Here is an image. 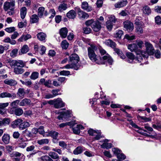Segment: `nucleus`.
Listing matches in <instances>:
<instances>
[{
    "instance_id": "obj_1",
    "label": "nucleus",
    "mask_w": 161,
    "mask_h": 161,
    "mask_svg": "<svg viewBox=\"0 0 161 161\" xmlns=\"http://www.w3.org/2000/svg\"><path fill=\"white\" fill-rule=\"evenodd\" d=\"M98 46L94 44H91L88 48V55L89 58L92 61L97 64L99 61V58L97 54L98 51Z\"/></svg>"
},
{
    "instance_id": "obj_2",
    "label": "nucleus",
    "mask_w": 161,
    "mask_h": 161,
    "mask_svg": "<svg viewBox=\"0 0 161 161\" xmlns=\"http://www.w3.org/2000/svg\"><path fill=\"white\" fill-rule=\"evenodd\" d=\"M143 42L140 40H137L135 43H131L128 44V48L132 52H135L136 54L141 55L142 49L144 47Z\"/></svg>"
},
{
    "instance_id": "obj_3",
    "label": "nucleus",
    "mask_w": 161,
    "mask_h": 161,
    "mask_svg": "<svg viewBox=\"0 0 161 161\" xmlns=\"http://www.w3.org/2000/svg\"><path fill=\"white\" fill-rule=\"evenodd\" d=\"M15 2L14 0H10L5 2L3 5V8L9 15H14L15 13Z\"/></svg>"
},
{
    "instance_id": "obj_4",
    "label": "nucleus",
    "mask_w": 161,
    "mask_h": 161,
    "mask_svg": "<svg viewBox=\"0 0 161 161\" xmlns=\"http://www.w3.org/2000/svg\"><path fill=\"white\" fill-rule=\"evenodd\" d=\"M146 47V52L142 51L141 56L144 59L147 58L149 55H153L154 52V49L152 45L148 42H145V43Z\"/></svg>"
},
{
    "instance_id": "obj_5",
    "label": "nucleus",
    "mask_w": 161,
    "mask_h": 161,
    "mask_svg": "<svg viewBox=\"0 0 161 161\" xmlns=\"http://www.w3.org/2000/svg\"><path fill=\"white\" fill-rule=\"evenodd\" d=\"M136 58L135 57L134 55L131 52L126 53L127 58V61L129 63H138L141 62L143 60L142 57L140 54H136Z\"/></svg>"
},
{
    "instance_id": "obj_6",
    "label": "nucleus",
    "mask_w": 161,
    "mask_h": 161,
    "mask_svg": "<svg viewBox=\"0 0 161 161\" xmlns=\"http://www.w3.org/2000/svg\"><path fill=\"white\" fill-rule=\"evenodd\" d=\"M113 63V60L110 56L108 54L104 55L102 58H99V61L97 62V64H108L109 65H112Z\"/></svg>"
},
{
    "instance_id": "obj_7",
    "label": "nucleus",
    "mask_w": 161,
    "mask_h": 161,
    "mask_svg": "<svg viewBox=\"0 0 161 161\" xmlns=\"http://www.w3.org/2000/svg\"><path fill=\"white\" fill-rule=\"evenodd\" d=\"M88 133L90 136H95L93 138L94 140H98L102 137L101 132L100 130H94L90 128L88 130Z\"/></svg>"
},
{
    "instance_id": "obj_8",
    "label": "nucleus",
    "mask_w": 161,
    "mask_h": 161,
    "mask_svg": "<svg viewBox=\"0 0 161 161\" xmlns=\"http://www.w3.org/2000/svg\"><path fill=\"white\" fill-rule=\"evenodd\" d=\"M56 114H60L58 116L57 118L59 120L63 119V118L65 119H67L71 116V111L67 110L66 112L58 111L56 113Z\"/></svg>"
},
{
    "instance_id": "obj_9",
    "label": "nucleus",
    "mask_w": 161,
    "mask_h": 161,
    "mask_svg": "<svg viewBox=\"0 0 161 161\" xmlns=\"http://www.w3.org/2000/svg\"><path fill=\"white\" fill-rule=\"evenodd\" d=\"M75 9L77 11L80 19H84L87 18L89 17V15L87 13L82 11L80 8L76 7Z\"/></svg>"
},
{
    "instance_id": "obj_10",
    "label": "nucleus",
    "mask_w": 161,
    "mask_h": 161,
    "mask_svg": "<svg viewBox=\"0 0 161 161\" xmlns=\"http://www.w3.org/2000/svg\"><path fill=\"white\" fill-rule=\"evenodd\" d=\"M66 80L65 77H59L57 80H53V85L55 86H58L64 82Z\"/></svg>"
},
{
    "instance_id": "obj_11",
    "label": "nucleus",
    "mask_w": 161,
    "mask_h": 161,
    "mask_svg": "<svg viewBox=\"0 0 161 161\" xmlns=\"http://www.w3.org/2000/svg\"><path fill=\"white\" fill-rule=\"evenodd\" d=\"M65 106V103L60 98L55 99L54 107L56 108H60Z\"/></svg>"
},
{
    "instance_id": "obj_12",
    "label": "nucleus",
    "mask_w": 161,
    "mask_h": 161,
    "mask_svg": "<svg viewBox=\"0 0 161 161\" xmlns=\"http://www.w3.org/2000/svg\"><path fill=\"white\" fill-rule=\"evenodd\" d=\"M124 27L128 32L132 31L134 28L133 24L130 21H126L124 23Z\"/></svg>"
},
{
    "instance_id": "obj_13",
    "label": "nucleus",
    "mask_w": 161,
    "mask_h": 161,
    "mask_svg": "<svg viewBox=\"0 0 161 161\" xmlns=\"http://www.w3.org/2000/svg\"><path fill=\"white\" fill-rule=\"evenodd\" d=\"M13 156L15 157V158H13V161H19L21 159L25 158V156L23 154L17 152H14L13 153Z\"/></svg>"
},
{
    "instance_id": "obj_14",
    "label": "nucleus",
    "mask_w": 161,
    "mask_h": 161,
    "mask_svg": "<svg viewBox=\"0 0 161 161\" xmlns=\"http://www.w3.org/2000/svg\"><path fill=\"white\" fill-rule=\"evenodd\" d=\"M79 61V58L76 54H73L69 57V61L73 63L76 65H79L78 64V63Z\"/></svg>"
},
{
    "instance_id": "obj_15",
    "label": "nucleus",
    "mask_w": 161,
    "mask_h": 161,
    "mask_svg": "<svg viewBox=\"0 0 161 161\" xmlns=\"http://www.w3.org/2000/svg\"><path fill=\"white\" fill-rule=\"evenodd\" d=\"M16 97L15 93H10L9 92H5L1 93L0 94V97L1 98L8 97L12 98H14Z\"/></svg>"
},
{
    "instance_id": "obj_16",
    "label": "nucleus",
    "mask_w": 161,
    "mask_h": 161,
    "mask_svg": "<svg viewBox=\"0 0 161 161\" xmlns=\"http://www.w3.org/2000/svg\"><path fill=\"white\" fill-rule=\"evenodd\" d=\"M128 120L129 121V120ZM129 121H130V124L132 126L135 128L138 129H139L138 130V132L139 133L144 136H147V134L144 133V132L146 131V130L142 129H140V128L136 124L134 123L132 121L130 120H129Z\"/></svg>"
},
{
    "instance_id": "obj_17",
    "label": "nucleus",
    "mask_w": 161,
    "mask_h": 161,
    "mask_svg": "<svg viewBox=\"0 0 161 161\" xmlns=\"http://www.w3.org/2000/svg\"><path fill=\"white\" fill-rule=\"evenodd\" d=\"M101 27V23L98 20L95 21L92 26L93 30L96 32L99 31L100 30Z\"/></svg>"
},
{
    "instance_id": "obj_18",
    "label": "nucleus",
    "mask_w": 161,
    "mask_h": 161,
    "mask_svg": "<svg viewBox=\"0 0 161 161\" xmlns=\"http://www.w3.org/2000/svg\"><path fill=\"white\" fill-rule=\"evenodd\" d=\"M47 14V11L45 10V9L43 7H40L38 9V15L40 18L42 17L43 15L46 16Z\"/></svg>"
},
{
    "instance_id": "obj_19",
    "label": "nucleus",
    "mask_w": 161,
    "mask_h": 161,
    "mask_svg": "<svg viewBox=\"0 0 161 161\" xmlns=\"http://www.w3.org/2000/svg\"><path fill=\"white\" fill-rule=\"evenodd\" d=\"M79 66V65H76L73 63L69 61V64L64 66L63 68H65L67 69L74 68L75 70H77Z\"/></svg>"
},
{
    "instance_id": "obj_20",
    "label": "nucleus",
    "mask_w": 161,
    "mask_h": 161,
    "mask_svg": "<svg viewBox=\"0 0 161 161\" xmlns=\"http://www.w3.org/2000/svg\"><path fill=\"white\" fill-rule=\"evenodd\" d=\"M9 103H0V114H3L5 113V108L9 105Z\"/></svg>"
},
{
    "instance_id": "obj_21",
    "label": "nucleus",
    "mask_w": 161,
    "mask_h": 161,
    "mask_svg": "<svg viewBox=\"0 0 161 161\" xmlns=\"http://www.w3.org/2000/svg\"><path fill=\"white\" fill-rule=\"evenodd\" d=\"M127 3L126 0H122L115 3L114 6L116 8H120L125 6Z\"/></svg>"
},
{
    "instance_id": "obj_22",
    "label": "nucleus",
    "mask_w": 161,
    "mask_h": 161,
    "mask_svg": "<svg viewBox=\"0 0 161 161\" xmlns=\"http://www.w3.org/2000/svg\"><path fill=\"white\" fill-rule=\"evenodd\" d=\"M108 139H105L103 141V144L101 145V148H105L107 149H108L111 148L112 147V144L110 143H108Z\"/></svg>"
},
{
    "instance_id": "obj_23",
    "label": "nucleus",
    "mask_w": 161,
    "mask_h": 161,
    "mask_svg": "<svg viewBox=\"0 0 161 161\" xmlns=\"http://www.w3.org/2000/svg\"><path fill=\"white\" fill-rule=\"evenodd\" d=\"M84 129V127L82 125H77L76 127L72 128V130L75 134H79L80 133V130H83Z\"/></svg>"
},
{
    "instance_id": "obj_24",
    "label": "nucleus",
    "mask_w": 161,
    "mask_h": 161,
    "mask_svg": "<svg viewBox=\"0 0 161 161\" xmlns=\"http://www.w3.org/2000/svg\"><path fill=\"white\" fill-rule=\"evenodd\" d=\"M48 155L53 159H56V161H60L59 156L55 152L53 151L50 152L48 153Z\"/></svg>"
},
{
    "instance_id": "obj_25",
    "label": "nucleus",
    "mask_w": 161,
    "mask_h": 161,
    "mask_svg": "<svg viewBox=\"0 0 161 161\" xmlns=\"http://www.w3.org/2000/svg\"><path fill=\"white\" fill-rule=\"evenodd\" d=\"M68 32V29L66 27L62 28L59 31L60 36L63 38L66 37L67 35Z\"/></svg>"
},
{
    "instance_id": "obj_26",
    "label": "nucleus",
    "mask_w": 161,
    "mask_h": 161,
    "mask_svg": "<svg viewBox=\"0 0 161 161\" xmlns=\"http://www.w3.org/2000/svg\"><path fill=\"white\" fill-rule=\"evenodd\" d=\"M23 122V120L20 119H17L13 121L11 124V126L13 128L17 127L19 128V125Z\"/></svg>"
},
{
    "instance_id": "obj_27",
    "label": "nucleus",
    "mask_w": 161,
    "mask_h": 161,
    "mask_svg": "<svg viewBox=\"0 0 161 161\" xmlns=\"http://www.w3.org/2000/svg\"><path fill=\"white\" fill-rule=\"evenodd\" d=\"M76 123L73 121H71L69 122H66L65 123H62L60 124H57L58 127L60 128H63L67 125H69L70 126H73Z\"/></svg>"
},
{
    "instance_id": "obj_28",
    "label": "nucleus",
    "mask_w": 161,
    "mask_h": 161,
    "mask_svg": "<svg viewBox=\"0 0 161 161\" xmlns=\"http://www.w3.org/2000/svg\"><path fill=\"white\" fill-rule=\"evenodd\" d=\"M30 124L29 122L26 121L22 122L21 123L19 126V129L20 130H23L29 127Z\"/></svg>"
},
{
    "instance_id": "obj_29",
    "label": "nucleus",
    "mask_w": 161,
    "mask_h": 161,
    "mask_svg": "<svg viewBox=\"0 0 161 161\" xmlns=\"http://www.w3.org/2000/svg\"><path fill=\"white\" fill-rule=\"evenodd\" d=\"M82 8L87 12H89L92 10V8L89 6L88 3L86 2H84L82 3L81 5Z\"/></svg>"
},
{
    "instance_id": "obj_30",
    "label": "nucleus",
    "mask_w": 161,
    "mask_h": 161,
    "mask_svg": "<svg viewBox=\"0 0 161 161\" xmlns=\"http://www.w3.org/2000/svg\"><path fill=\"white\" fill-rule=\"evenodd\" d=\"M29 50V48L26 45H24L21 47L20 51L19 52V54L21 55L27 53Z\"/></svg>"
},
{
    "instance_id": "obj_31",
    "label": "nucleus",
    "mask_w": 161,
    "mask_h": 161,
    "mask_svg": "<svg viewBox=\"0 0 161 161\" xmlns=\"http://www.w3.org/2000/svg\"><path fill=\"white\" fill-rule=\"evenodd\" d=\"M58 132L54 131H51L49 132L48 135H47V136H51L53 138V142H55L54 140H57V138L58 137Z\"/></svg>"
},
{
    "instance_id": "obj_32",
    "label": "nucleus",
    "mask_w": 161,
    "mask_h": 161,
    "mask_svg": "<svg viewBox=\"0 0 161 161\" xmlns=\"http://www.w3.org/2000/svg\"><path fill=\"white\" fill-rule=\"evenodd\" d=\"M76 13L74 10H71L66 14V16L69 19H74L76 16Z\"/></svg>"
},
{
    "instance_id": "obj_33",
    "label": "nucleus",
    "mask_w": 161,
    "mask_h": 161,
    "mask_svg": "<svg viewBox=\"0 0 161 161\" xmlns=\"http://www.w3.org/2000/svg\"><path fill=\"white\" fill-rule=\"evenodd\" d=\"M31 103V101L30 99L25 98L20 102L19 105L21 106H25L29 105Z\"/></svg>"
},
{
    "instance_id": "obj_34",
    "label": "nucleus",
    "mask_w": 161,
    "mask_h": 161,
    "mask_svg": "<svg viewBox=\"0 0 161 161\" xmlns=\"http://www.w3.org/2000/svg\"><path fill=\"white\" fill-rule=\"evenodd\" d=\"M104 43L113 48H114L116 47L115 43L110 39L106 40Z\"/></svg>"
},
{
    "instance_id": "obj_35",
    "label": "nucleus",
    "mask_w": 161,
    "mask_h": 161,
    "mask_svg": "<svg viewBox=\"0 0 161 161\" xmlns=\"http://www.w3.org/2000/svg\"><path fill=\"white\" fill-rule=\"evenodd\" d=\"M10 136L8 134H4L2 137V140L5 144H8L10 141Z\"/></svg>"
},
{
    "instance_id": "obj_36",
    "label": "nucleus",
    "mask_w": 161,
    "mask_h": 161,
    "mask_svg": "<svg viewBox=\"0 0 161 161\" xmlns=\"http://www.w3.org/2000/svg\"><path fill=\"white\" fill-rule=\"evenodd\" d=\"M4 82L5 84L10 86H14L17 84V82L15 80L12 79H6L4 80Z\"/></svg>"
},
{
    "instance_id": "obj_37",
    "label": "nucleus",
    "mask_w": 161,
    "mask_h": 161,
    "mask_svg": "<svg viewBox=\"0 0 161 161\" xmlns=\"http://www.w3.org/2000/svg\"><path fill=\"white\" fill-rule=\"evenodd\" d=\"M67 5L64 3L60 4L58 7V10L60 12H62L65 10L67 8Z\"/></svg>"
},
{
    "instance_id": "obj_38",
    "label": "nucleus",
    "mask_w": 161,
    "mask_h": 161,
    "mask_svg": "<svg viewBox=\"0 0 161 161\" xmlns=\"http://www.w3.org/2000/svg\"><path fill=\"white\" fill-rule=\"evenodd\" d=\"M143 13L146 15H149L151 13V10L150 8L147 6H144L142 9Z\"/></svg>"
},
{
    "instance_id": "obj_39",
    "label": "nucleus",
    "mask_w": 161,
    "mask_h": 161,
    "mask_svg": "<svg viewBox=\"0 0 161 161\" xmlns=\"http://www.w3.org/2000/svg\"><path fill=\"white\" fill-rule=\"evenodd\" d=\"M39 20L38 16L37 15L34 14L32 15L30 17V22L31 23L37 22Z\"/></svg>"
},
{
    "instance_id": "obj_40",
    "label": "nucleus",
    "mask_w": 161,
    "mask_h": 161,
    "mask_svg": "<svg viewBox=\"0 0 161 161\" xmlns=\"http://www.w3.org/2000/svg\"><path fill=\"white\" fill-rule=\"evenodd\" d=\"M25 71L24 69L22 68L15 67L14 69V72L15 74L19 75L22 74Z\"/></svg>"
},
{
    "instance_id": "obj_41",
    "label": "nucleus",
    "mask_w": 161,
    "mask_h": 161,
    "mask_svg": "<svg viewBox=\"0 0 161 161\" xmlns=\"http://www.w3.org/2000/svg\"><path fill=\"white\" fill-rule=\"evenodd\" d=\"M31 36L30 34H27L26 35H22L21 37L18 39V41L19 42H22L23 40L26 41L28 39L31 38Z\"/></svg>"
},
{
    "instance_id": "obj_42",
    "label": "nucleus",
    "mask_w": 161,
    "mask_h": 161,
    "mask_svg": "<svg viewBox=\"0 0 161 161\" xmlns=\"http://www.w3.org/2000/svg\"><path fill=\"white\" fill-rule=\"evenodd\" d=\"M27 8L25 7H22L20 10L21 18L22 19L25 18L26 14Z\"/></svg>"
},
{
    "instance_id": "obj_43",
    "label": "nucleus",
    "mask_w": 161,
    "mask_h": 161,
    "mask_svg": "<svg viewBox=\"0 0 161 161\" xmlns=\"http://www.w3.org/2000/svg\"><path fill=\"white\" fill-rule=\"evenodd\" d=\"M37 36L39 40L41 41H43L45 39L46 35L43 32H40L37 34Z\"/></svg>"
},
{
    "instance_id": "obj_44",
    "label": "nucleus",
    "mask_w": 161,
    "mask_h": 161,
    "mask_svg": "<svg viewBox=\"0 0 161 161\" xmlns=\"http://www.w3.org/2000/svg\"><path fill=\"white\" fill-rule=\"evenodd\" d=\"M25 63L22 60H16V67L23 68L25 66Z\"/></svg>"
},
{
    "instance_id": "obj_45",
    "label": "nucleus",
    "mask_w": 161,
    "mask_h": 161,
    "mask_svg": "<svg viewBox=\"0 0 161 161\" xmlns=\"http://www.w3.org/2000/svg\"><path fill=\"white\" fill-rule=\"evenodd\" d=\"M49 142V140L47 139L39 140L37 141V143L40 145L48 144Z\"/></svg>"
},
{
    "instance_id": "obj_46",
    "label": "nucleus",
    "mask_w": 161,
    "mask_h": 161,
    "mask_svg": "<svg viewBox=\"0 0 161 161\" xmlns=\"http://www.w3.org/2000/svg\"><path fill=\"white\" fill-rule=\"evenodd\" d=\"M25 94V92L24 89L22 88L19 89L17 95L19 97H23Z\"/></svg>"
},
{
    "instance_id": "obj_47",
    "label": "nucleus",
    "mask_w": 161,
    "mask_h": 161,
    "mask_svg": "<svg viewBox=\"0 0 161 161\" xmlns=\"http://www.w3.org/2000/svg\"><path fill=\"white\" fill-rule=\"evenodd\" d=\"M83 147H78L74 151L73 153L75 155L81 153L83 151Z\"/></svg>"
},
{
    "instance_id": "obj_48",
    "label": "nucleus",
    "mask_w": 161,
    "mask_h": 161,
    "mask_svg": "<svg viewBox=\"0 0 161 161\" xmlns=\"http://www.w3.org/2000/svg\"><path fill=\"white\" fill-rule=\"evenodd\" d=\"M123 34V31L121 30H119L116 31L114 34V36L116 38L120 39Z\"/></svg>"
},
{
    "instance_id": "obj_49",
    "label": "nucleus",
    "mask_w": 161,
    "mask_h": 161,
    "mask_svg": "<svg viewBox=\"0 0 161 161\" xmlns=\"http://www.w3.org/2000/svg\"><path fill=\"white\" fill-rule=\"evenodd\" d=\"M40 158L42 161H53V159L49 155L42 156Z\"/></svg>"
},
{
    "instance_id": "obj_50",
    "label": "nucleus",
    "mask_w": 161,
    "mask_h": 161,
    "mask_svg": "<svg viewBox=\"0 0 161 161\" xmlns=\"http://www.w3.org/2000/svg\"><path fill=\"white\" fill-rule=\"evenodd\" d=\"M39 76V73L37 72H33L30 78L33 80H35L37 79Z\"/></svg>"
},
{
    "instance_id": "obj_51",
    "label": "nucleus",
    "mask_w": 161,
    "mask_h": 161,
    "mask_svg": "<svg viewBox=\"0 0 161 161\" xmlns=\"http://www.w3.org/2000/svg\"><path fill=\"white\" fill-rule=\"evenodd\" d=\"M69 45V43L66 40L62 41L61 43V46L64 49H66L68 47Z\"/></svg>"
},
{
    "instance_id": "obj_52",
    "label": "nucleus",
    "mask_w": 161,
    "mask_h": 161,
    "mask_svg": "<svg viewBox=\"0 0 161 161\" xmlns=\"http://www.w3.org/2000/svg\"><path fill=\"white\" fill-rule=\"evenodd\" d=\"M23 113V110L20 108H16L15 114L17 116L21 115Z\"/></svg>"
},
{
    "instance_id": "obj_53",
    "label": "nucleus",
    "mask_w": 161,
    "mask_h": 161,
    "mask_svg": "<svg viewBox=\"0 0 161 161\" xmlns=\"http://www.w3.org/2000/svg\"><path fill=\"white\" fill-rule=\"evenodd\" d=\"M117 158L119 161H122L126 158V156L122 153H120L117 156Z\"/></svg>"
},
{
    "instance_id": "obj_54",
    "label": "nucleus",
    "mask_w": 161,
    "mask_h": 161,
    "mask_svg": "<svg viewBox=\"0 0 161 161\" xmlns=\"http://www.w3.org/2000/svg\"><path fill=\"white\" fill-rule=\"evenodd\" d=\"M136 31L138 34H142L143 33L142 28L140 25H138L136 27Z\"/></svg>"
},
{
    "instance_id": "obj_55",
    "label": "nucleus",
    "mask_w": 161,
    "mask_h": 161,
    "mask_svg": "<svg viewBox=\"0 0 161 161\" xmlns=\"http://www.w3.org/2000/svg\"><path fill=\"white\" fill-rule=\"evenodd\" d=\"M106 26L108 30H111L113 27V23L110 22V21H107L106 22Z\"/></svg>"
},
{
    "instance_id": "obj_56",
    "label": "nucleus",
    "mask_w": 161,
    "mask_h": 161,
    "mask_svg": "<svg viewBox=\"0 0 161 161\" xmlns=\"http://www.w3.org/2000/svg\"><path fill=\"white\" fill-rule=\"evenodd\" d=\"M135 36L134 35L130 36L128 34H126L125 36V38L128 40L131 41L135 39Z\"/></svg>"
},
{
    "instance_id": "obj_57",
    "label": "nucleus",
    "mask_w": 161,
    "mask_h": 161,
    "mask_svg": "<svg viewBox=\"0 0 161 161\" xmlns=\"http://www.w3.org/2000/svg\"><path fill=\"white\" fill-rule=\"evenodd\" d=\"M18 52V50L16 48L13 49L10 53L11 56L12 57H14L16 56Z\"/></svg>"
},
{
    "instance_id": "obj_58",
    "label": "nucleus",
    "mask_w": 161,
    "mask_h": 161,
    "mask_svg": "<svg viewBox=\"0 0 161 161\" xmlns=\"http://www.w3.org/2000/svg\"><path fill=\"white\" fill-rule=\"evenodd\" d=\"M5 30L9 33H11L15 31V29L14 27H11L6 28Z\"/></svg>"
},
{
    "instance_id": "obj_59",
    "label": "nucleus",
    "mask_w": 161,
    "mask_h": 161,
    "mask_svg": "<svg viewBox=\"0 0 161 161\" xmlns=\"http://www.w3.org/2000/svg\"><path fill=\"white\" fill-rule=\"evenodd\" d=\"M19 100H17L12 102L10 103V105L11 107H12L15 108V107L17 106V105L18 104L19 105Z\"/></svg>"
},
{
    "instance_id": "obj_60",
    "label": "nucleus",
    "mask_w": 161,
    "mask_h": 161,
    "mask_svg": "<svg viewBox=\"0 0 161 161\" xmlns=\"http://www.w3.org/2000/svg\"><path fill=\"white\" fill-rule=\"evenodd\" d=\"M83 30L84 33L86 34H88L92 31L91 29L88 26L84 27L83 28Z\"/></svg>"
},
{
    "instance_id": "obj_61",
    "label": "nucleus",
    "mask_w": 161,
    "mask_h": 161,
    "mask_svg": "<svg viewBox=\"0 0 161 161\" xmlns=\"http://www.w3.org/2000/svg\"><path fill=\"white\" fill-rule=\"evenodd\" d=\"M112 152H113L114 154L116 155L120 153L121 151L117 148H113L112 149Z\"/></svg>"
},
{
    "instance_id": "obj_62",
    "label": "nucleus",
    "mask_w": 161,
    "mask_h": 161,
    "mask_svg": "<svg viewBox=\"0 0 161 161\" xmlns=\"http://www.w3.org/2000/svg\"><path fill=\"white\" fill-rule=\"evenodd\" d=\"M59 74L61 75L67 76L70 75V72L68 70H62L59 72Z\"/></svg>"
},
{
    "instance_id": "obj_63",
    "label": "nucleus",
    "mask_w": 161,
    "mask_h": 161,
    "mask_svg": "<svg viewBox=\"0 0 161 161\" xmlns=\"http://www.w3.org/2000/svg\"><path fill=\"white\" fill-rule=\"evenodd\" d=\"M59 145L64 149L66 148L67 145L64 141H61L59 142Z\"/></svg>"
},
{
    "instance_id": "obj_64",
    "label": "nucleus",
    "mask_w": 161,
    "mask_h": 161,
    "mask_svg": "<svg viewBox=\"0 0 161 161\" xmlns=\"http://www.w3.org/2000/svg\"><path fill=\"white\" fill-rule=\"evenodd\" d=\"M155 22L158 25L161 24V18L159 16H157L155 18Z\"/></svg>"
}]
</instances>
